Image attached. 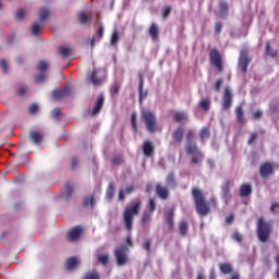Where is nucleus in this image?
I'll use <instances>...</instances> for the list:
<instances>
[{"mask_svg":"<svg viewBox=\"0 0 279 279\" xmlns=\"http://www.w3.org/2000/svg\"><path fill=\"white\" fill-rule=\"evenodd\" d=\"M142 202L141 199H134L129 206H126L124 208L123 211V223L126 228V230H129V232H131L133 226H134V217H136V215H138V213H141V206H142Z\"/></svg>","mask_w":279,"mask_h":279,"instance_id":"nucleus-1","label":"nucleus"},{"mask_svg":"<svg viewBox=\"0 0 279 279\" xmlns=\"http://www.w3.org/2000/svg\"><path fill=\"white\" fill-rule=\"evenodd\" d=\"M141 121L145 123L147 131L150 134L158 132V121L156 114L149 109H143L141 113Z\"/></svg>","mask_w":279,"mask_h":279,"instance_id":"nucleus-2","label":"nucleus"},{"mask_svg":"<svg viewBox=\"0 0 279 279\" xmlns=\"http://www.w3.org/2000/svg\"><path fill=\"white\" fill-rule=\"evenodd\" d=\"M192 195L196 203V210L199 215H208V205H206V201H204V194L198 189L192 190Z\"/></svg>","mask_w":279,"mask_h":279,"instance_id":"nucleus-3","label":"nucleus"},{"mask_svg":"<svg viewBox=\"0 0 279 279\" xmlns=\"http://www.w3.org/2000/svg\"><path fill=\"white\" fill-rule=\"evenodd\" d=\"M50 12L47 8H41L39 11V22L33 23L31 27V32L33 36H38L40 34V29L45 27V21L47 20V16H49Z\"/></svg>","mask_w":279,"mask_h":279,"instance_id":"nucleus-4","label":"nucleus"},{"mask_svg":"<svg viewBox=\"0 0 279 279\" xmlns=\"http://www.w3.org/2000/svg\"><path fill=\"white\" fill-rule=\"evenodd\" d=\"M271 233V227L269 223L265 222L263 218H259L257 225V236L262 243H265L269 239V234Z\"/></svg>","mask_w":279,"mask_h":279,"instance_id":"nucleus-5","label":"nucleus"},{"mask_svg":"<svg viewBox=\"0 0 279 279\" xmlns=\"http://www.w3.org/2000/svg\"><path fill=\"white\" fill-rule=\"evenodd\" d=\"M210 62L217 69L218 73L223 71V63L221 62V53L217 49L210 51Z\"/></svg>","mask_w":279,"mask_h":279,"instance_id":"nucleus-6","label":"nucleus"},{"mask_svg":"<svg viewBox=\"0 0 279 279\" xmlns=\"http://www.w3.org/2000/svg\"><path fill=\"white\" fill-rule=\"evenodd\" d=\"M116 258L119 267L128 263V246H121L116 250Z\"/></svg>","mask_w":279,"mask_h":279,"instance_id":"nucleus-7","label":"nucleus"},{"mask_svg":"<svg viewBox=\"0 0 279 279\" xmlns=\"http://www.w3.org/2000/svg\"><path fill=\"white\" fill-rule=\"evenodd\" d=\"M185 149H186L187 154L192 155L193 165H197V162H199V160H202V158H203L202 151H199V149H197V146L195 144H187Z\"/></svg>","mask_w":279,"mask_h":279,"instance_id":"nucleus-8","label":"nucleus"},{"mask_svg":"<svg viewBox=\"0 0 279 279\" xmlns=\"http://www.w3.org/2000/svg\"><path fill=\"white\" fill-rule=\"evenodd\" d=\"M47 66H49L47 61H40L37 64V70L39 71V74H37L35 76V82L37 84H43V82H45V80H47V74L45 73V71H47Z\"/></svg>","mask_w":279,"mask_h":279,"instance_id":"nucleus-9","label":"nucleus"},{"mask_svg":"<svg viewBox=\"0 0 279 279\" xmlns=\"http://www.w3.org/2000/svg\"><path fill=\"white\" fill-rule=\"evenodd\" d=\"M106 80V70H95L90 75V82L94 86H100Z\"/></svg>","mask_w":279,"mask_h":279,"instance_id":"nucleus-10","label":"nucleus"},{"mask_svg":"<svg viewBox=\"0 0 279 279\" xmlns=\"http://www.w3.org/2000/svg\"><path fill=\"white\" fill-rule=\"evenodd\" d=\"M248 64H250V59L247 58V51L242 50L239 59V66L242 73H247Z\"/></svg>","mask_w":279,"mask_h":279,"instance_id":"nucleus-11","label":"nucleus"},{"mask_svg":"<svg viewBox=\"0 0 279 279\" xmlns=\"http://www.w3.org/2000/svg\"><path fill=\"white\" fill-rule=\"evenodd\" d=\"M82 236V227H74L68 232L69 241H77Z\"/></svg>","mask_w":279,"mask_h":279,"instance_id":"nucleus-12","label":"nucleus"},{"mask_svg":"<svg viewBox=\"0 0 279 279\" xmlns=\"http://www.w3.org/2000/svg\"><path fill=\"white\" fill-rule=\"evenodd\" d=\"M232 106V92L230 90V87L225 88V95H223V108L228 110Z\"/></svg>","mask_w":279,"mask_h":279,"instance_id":"nucleus-13","label":"nucleus"},{"mask_svg":"<svg viewBox=\"0 0 279 279\" xmlns=\"http://www.w3.org/2000/svg\"><path fill=\"white\" fill-rule=\"evenodd\" d=\"M104 95H99L96 101L95 107L92 110V114L96 116L99 114V112H101V108H104Z\"/></svg>","mask_w":279,"mask_h":279,"instance_id":"nucleus-14","label":"nucleus"},{"mask_svg":"<svg viewBox=\"0 0 279 279\" xmlns=\"http://www.w3.org/2000/svg\"><path fill=\"white\" fill-rule=\"evenodd\" d=\"M71 93V89L69 87H65L63 89H56L52 92L53 99H62V97H66Z\"/></svg>","mask_w":279,"mask_h":279,"instance_id":"nucleus-15","label":"nucleus"},{"mask_svg":"<svg viewBox=\"0 0 279 279\" xmlns=\"http://www.w3.org/2000/svg\"><path fill=\"white\" fill-rule=\"evenodd\" d=\"M260 173L263 178H267V175H271V173H274V166L269 162L264 163L260 167Z\"/></svg>","mask_w":279,"mask_h":279,"instance_id":"nucleus-16","label":"nucleus"},{"mask_svg":"<svg viewBox=\"0 0 279 279\" xmlns=\"http://www.w3.org/2000/svg\"><path fill=\"white\" fill-rule=\"evenodd\" d=\"M156 191H157V195L161 198V199H167V197H169V190H167V187L157 184L156 186Z\"/></svg>","mask_w":279,"mask_h":279,"instance_id":"nucleus-17","label":"nucleus"},{"mask_svg":"<svg viewBox=\"0 0 279 279\" xmlns=\"http://www.w3.org/2000/svg\"><path fill=\"white\" fill-rule=\"evenodd\" d=\"M219 269L221 274H225V275L232 274L234 271V268L229 263H220Z\"/></svg>","mask_w":279,"mask_h":279,"instance_id":"nucleus-18","label":"nucleus"},{"mask_svg":"<svg viewBox=\"0 0 279 279\" xmlns=\"http://www.w3.org/2000/svg\"><path fill=\"white\" fill-rule=\"evenodd\" d=\"M77 265H80V259H77V257H70L66 260L65 267L69 271H72V269H75V267H77Z\"/></svg>","mask_w":279,"mask_h":279,"instance_id":"nucleus-19","label":"nucleus"},{"mask_svg":"<svg viewBox=\"0 0 279 279\" xmlns=\"http://www.w3.org/2000/svg\"><path fill=\"white\" fill-rule=\"evenodd\" d=\"M230 181H227L225 186L222 187V198L225 199L226 204L230 202Z\"/></svg>","mask_w":279,"mask_h":279,"instance_id":"nucleus-20","label":"nucleus"},{"mask_svg":"<svg viewBox=\"0 0 279 279\" xmlns=\"http://www.w3.org/2000/svg\"><path fill=\"white\" fill-rule=\"evenodd\" d=\"M174 121L177 123H186L189 121V114L186 112H177L174 113Z\"/></svg>","mask_w":279,"mask_h":279,"instance_id":"nucleus-21","label":"nucleus"},{"mask_svg":"<svg viewBox=\"0 0 279 279\" xmlns=\"http://www.w3.org/2000/svg\"><path fill=\"white\" fill-rule=\"evenodd\" d=\"M125 193L126 195H130V193H134V186L128 185L125 190L121 189L119 192V199L120 202H123L125 199Z\"/></svg>","mask_w":279,"mask_h":279,"instance_id":"nucleus-22","label":"nucleus"},{"mask_svg":"<svg viewBox=\"0 0 279 279\" xmlns=\"http://www.w3.org/2000/svg\"><path fill=\"white\" fill-rule=\"evenodd\" d=\"M101 38H104V26L100 25V26H98L96 36L92 38V41H90L92 49H93V47H95L96 40H101Z\"/></svg>","mask_w":279,"mask_h":279,"instance_id":"nucleus-23","label":"nucleus"},{"mask_svg":"<svg viewBox=\"0 0 279 279\" xmlns=\"http://www.w3.org/2000/svg\"><path fill=\"white\" fill-rule=\"evenodd\" d=\"M29 136L35 145H38L43 141V134L40 132L32 131Z\"/></svg>","mask_w":279,"mask_h":279,"instance_id":"nucleus-24","label":"nucleus"},{"mask_svg":"<svg viewBox=\"0 0 279 279\" xmlns=\"http://www.w3.org/2000/svg\"><path fill=\"white\" fill-rule=\"evenodd\" d=\"M143 149L146 156H151L154 154V144H151L150 142H145Z\"/></svg>","mask_w":279,"mask_h":279,"instance_id":"nucleus-25","label":"nucleus"},{"mask_svg":"<svg viewBox=\"0 0 279 279\" xmlns=\"http://www.w3.org/2000/svg\"><path fill=\"white\" fill-rule=\"evenodd\" d=\"M158 34H159L158 26L156 24H151L149 27L150 38H153V40H158Z\"/></svg>","mask_w":279,"mask_h":279,"instance_id":"nucleus-26","label":"nucleus"},{"mask_svg":"<svg viewBox=\"0 0 279 279\" xmlns=\"http://www.w3.org/2000/svg\"><path fill=\"white\" fill-rule=\"evenodd\" d=\"M252 193V186L250 184H244L240 189V195L241 197H247Z\"/></svg>","mask_w":279,"mask_h":279,"instance_id":"nucleus-27","label":"nucleus"},{"mask_svg":"<svg viewBox=\"0 0 279 279\" xmlns=\"http://www.w3.org/2000/svg\"><path fill=\"white\" fill-rule=\"evenodd\" d=\"M102 250L104 248L98 250L97 258L99 263H101L102 265H108V260H109L108 254H101Z\"/></svg>","mask_w":279,"mask_h":279,"instance_id":"nucleus-28","label":"nucleus"},{"mask_svg":"<svg viewBox=\"0 0 279 279\" xmlns=\"http://www.w3.org/2000/svg\"><path fill=\"white\" fill-rule=\"evenodd\" d=\"M235 114L238 118L239 123H245V118L243 117V107L235 108Z\"/></svg>","mask_w":279,"mask_h":279,"instance_id":"nucleus-29","label":"nucleus"},{"mask_svg":"<svg viewBox=\"0 0 279 279\" xmlns=\"http://www.w3.org/2000/svg\"><path fill=\"white\" fill-rule=\"evenodd\" d=\"M179 230L182 236L186 235V231L189 230V223L185 220L181 221L179 223Z\"/></svg>","mask_w":279,"mask_h":279,"instance_id":"nucleus-30","label":"nucleus"},{"mask_svg":"<svg viewBox=\"0 0 279 279\" xmlns=\"http://www.w3.org/2000/svg\"><path fill=\"white\" fill-rule=\"evenodd\" d=\"M71 51L72 49L69 47L62 46L59 48V53L62 56V58H69V56H71Z\"/></svg>","mask_w":279,"mask_h":279,"instance_id":"nucleus-31","label":"nucleus"},{"mask_svg":"<svg viewBox=\"0 0 279 279\" xmlns=\"http://www.w3.org/2000/svg\"><path fill=\"white\" fill-rule=\"evenodd\" d=\"M151 211H144V214L142 215V223L145 226L147 223H149V221H151Z\"/></svg>","mask_w":279,"mask_h":279,"instance_id":"nucleus-32","label":"nucleus"},{"mask_svg":"<svg viewBox=\"0 0 279 279\" xmlns=\"http://www.w3.org/2000/svg\"><path fill=\"white\" fill-rule=\"evenodd\" d=\"M118 43H119V31H113L110 45L111 47H117Z\"/></svg>","mask_w":279,"mask_h":279,"instance_id":"nucleus-33","label":"nucleus"},{"mask_svg":"<svg viewBox=\"0 0 279 279\" xmlns=\"http://www.w3.org/2000/svg\"><path fill=\"white\" fill-rule=\"evenodd\" d=\"M182 136H184V132L182 131V129H178L177 131H174L173 138L177 143H181Z\"/></svg>","mask_w":279,"mask_h":279,"instance_id":"nucleus-34","label":"nucleus"},{"mask_svg":"<svg viewBox=\"0 0 279 279\" xmlns=\"http://www.w3.org/2000/svg\"><path fill=\"white\" fill-rule=\"evenodd\" d=\"M199 136H201V141L204 143V141H207V138H209L210 131H208L207 128H204L203 130H201Z\"/></svg>","mask_w":279,"mask_h":279,"instance_id":"nucleus-35","label":"nucleus"},{"mask_svg":"<svg viewBox=\"0 0 279 279\" xmlns=\"http://www.w3.org/2000/svg\"><path fill=\"white\" fill-rule=\"evenodd\" d=\"M228 14V3L227 2H220V13L219 16L223 19Z\"/></svg>","mask_w":279,"mask_h":279,"instance_id":"nucleus-36","label":"nucleus"},{"mask_svg":"<svg viewBox=\"0 0 279 279\" xmlns=\"http://www.w3.org/2000/svg\"><path fill=\"white\" fill-rule=\"evenodd\" d=\"M78 21L82 23V25H85V23H88L90 21V16H88L85 12H81L78 14Z\"/></svg>","mask_w":279,"mask_h":279,"instance_id":"nucleus-37","label":"nucleus"},{"mask_svg":"<svg viewBox=\"0 0 279 279\" xmlns=\"http://www.w3.org/2000/svg\"><path fill=\"white\" fill-rule=\"evenodd\" d=\"M114 197V184L110 183L108 189H107V199H112Z\"/></svg>","mask_w":279,"mask_h":279,"instance_id":"nucleus-38","label":"nucleus"},{"mask_svg":"<svg viewBox=\"0 0 279 279\" xmlns=\"http://www.w3.org/2000/svg\"><path fill=\"white\" fill-rule=\"evenodd\" d=\"M136 121H137L136 112H133L131 116V123L134 132H138V124L136 123Z\"/></svg>","mask_w":279,"mask_h":279,"instance_id":"nucleus-39","label":"nucleus"},{"mask_svg":"<svg viewBox=\"0 0 279 279\" xmlns=\"http://www.w3.org/2000/svg\"><path fill=\"white\" fill-rule=\"evenodd\" d=\"M166 184L168 186H175V178L173 177V173H169L168 177L166 178Z\"/></svg>","mask_w":279,"mask_h":279,"instance_id":"nucleus-40","label":"nucleus"},{"mask_svg":"<svg viewBox=\"0 0 279 279\" xmlns=\"http://www.w3.org/2000/svg\"><path fill=\"white\" fill-rule=\"evenodd\" d=\"M169 228H173V209H170L166 216Z\"/></svg>","mask_w":279,"mask_h":279,"instance_id":"nucleus-41","label":"nucleus"},{"mask_svg":"<svg viewBox=\"0 0 279 279\" xmlns=\"http://www.w3.org/2000/svg\"><path fill=\"white\" fill-rule=\"evenodd\" d=\"M26 14L27 13L23 9H19L17 12L15 13V21H23Z\"/></svg>","mask_w":279,"mask_h":279,"instance_id":"nucleus-42","label":"nucleus"},{"mask_svg":"<svg viewBox=\"0 0 279 279\" xmlns=\"http://www.w3.org/2000/svg\"><path fill=\"white\" fill-rule=\"evenodd\" d=\"M156 210V201L154 198H150L147 204V210L148 213H154Z\"/></svg>","mask_w":279,"mask_h":279,"instance_id":"nucleus-43","label":"nucleus"},{"mask_svg":"<svg viewBox=\"0 0 279 279\" xmlns=\"http://www.w3.org/2000/svg\"><path fill=\"white\" fill-rule=\"evenodd\" d=\"M119 90H121V85H119V83H114L110 88L111 95H119Z\"/></svg>","mask_w":279,"mask_h":279,"instance_id":"nucleus-44","label":"nucleus"},{"mask_svg":"<svg viewBox=\"0 0 279 279\" xmlns=\"http://www.w3.org/2000/svg\"><path fill=\"white\" fill-rule=\"evenodd\" d=\"M199 106L203 110H208V108H210V100L208 99H204L199 102Z\"/></svg>","mask_w":279,"mask_h":279,"instance_id":"nucleus-45","label":"nucleus"},{"mask_svg":"<svg viewBox=\"0 0 279 279\" xmlns=\"http://www.w3.org/2000/svg\"><path fill=\"white\" fill-rule=\"evenodd\" d=\"M61 113H62V111L60 109L56 108V109L52 110L51 117H52V119L58 121V119H60Z\"/></svg>","mask_w":279,"mask_h":279,"instance_id":"nucleus-46","label":"nucleus"},{"mask_svg":"<svg viewBox=\"0 0 279 279\" xmlns=\"http://www.w3.org/2000/svg\"><path fill=\"white\" fill-rule=\"evenodd\" d=\"M88 204H90V208H93V206H95V197H86L84 201V206H88Z\"/></svg>","mask_w":279,"mask_h":279,"instance_id":"nucleus-47","label":"nucleus"},{"mask_svg":"<svg viewBox=\"0 0 279 279\" xmlns=\"http://www.w3.org/2000/svg\"><path fill=\"white\" fill-rule=\"evenodd\" d=\"M221 86H223V80H218L214 85V90H216V93H219V90H221Z\"/></svg>","mask_w":279,"mask_h":279,"instance_id":"nucleus-48","label":"nucleus"},{"mask_svg":"<svg viewBox=\"0 0 279 279\" xmlns=\"http://www.w3.org/2000/svg\"><path fill=\"white\" fill-rule=\"evenodd\" d=\"M270 49H271V46L269 44L266 45V51L267 53L271 57V58H276V56H278V51H271L270 52Z\"/></svg>","mask_w":279,"mask_h":279,"instance_id":"nucleus-49","label":"nucleus"},{"mask_svg":"<svg viewBox=\"0 0 279 279\" xmlns=\"http://www.w3.org/2000/svg\"><path fill=\"white\" fill-rule=\"evenodd\" d=\"M147 97V92H143V83L140 84V99L143 101Z\"/></svg>","mask_w":279,"mask_h":279,"instance_id":"nucleus-50","label":"nucleus"},{"mask_svg":"<svg viewBox=\"0 0 279 279\" xmlns=\"http://www.w3.org/2000/svg\"><path fill=\"white\" fill-rule=\"evenodd\" d=\"M0 66L4 73H8V61L4 59L0 60Z\"/></svg>","mask_w":279,"mask_h":279,"instance_id":"nucleus-51","label":"nucleus"},{"mask_svg":"<svg viewBox=\"0 0 279 279\" xmlns=\"http://www.w3.org/2000/svg\"><path fill=\"white\" fill-rule=\"evenodd\" d=\"M65 199H69L71 197V193H73V189L71 187V185L65 186Z\"/></svg>","mask_w":279,"mask_h":279,"instance_id":"nucleus-52","label":"nucleus"},{"mask_svg":"<svg viewBox=\"0 0 279 279\" xmlns=\"http://www.w3.org/2000/svg\"><path fill=\"white\" fill-rule=\"evenodd\" d=\"M28 110L31 114H36V112H38V105L33 104Z\"/></svg>","mask_w":279,"mask_h":279,"instance_id":"nucleus-53","label":"nucleus"},{"mask_svg":"<svg viewBox=\"0 0 279 279\" xmlns=\"http://www.w3.org/2000/svg\"><path fill=\"white\" fill-rule=\"evenodd\" d=\"M78 163H80V160L76 157H73L71 160V168L75 169V167H77Z\"/></svg>","mask_w":279,"mask_h":279,"instance_id":"nucleus-54","label":"nucleus"},{"mask_svg":"<svg viewBox=\"0 0 279 279\" xmlns=\"http://www.w3.org/2000/svg\"><path fill=\"white\" fill-rule=\"evenodd\" d=\"M256 138H258V133H252L251 138L248 140V145H252Z\"/></svg>","mask_w":279,"mask_h":279,"instance_id":"nucleus-55","label":"nucleus"},{"mask_svg":"<svg viewBox=\"0 0 279 279\" xmlns=\"http://www.w3.org/2000/svg\"><path fill=\"white\" fill-rule=\"evenodd\" d=\"M215 29H216V34H220L221 29H223V25L220 22H217Z\"/></svg>","mask_w":279,"mask_h":279,"instance_id":"nucleus-56","label":"nucleus"},{"mask_svg":"<svg viewBox=\"0 0 279 279\" xmlns=\"http://www.w3.org/2000/svg\"><path fill=\"white\" fill-rule=\"evenodd\" d=\"M271 213H279V204L274 203L270 207Z\"/></svg>","mask_w":279,"mask_h":279,"instance_id":"nucleus-57","label":"nucleus"},{"mask_svg":"<svg viewBox=\"0 0 279 279\" xmlns=\"http://www.w3.org/2000/svg\"><path fill=\"white\" fill-rule=\"evenodd\" d=\"M263 117V111L257 110L253 112V119H260Z\"/></svg>","mask_w":279,"mask_h":279,"instance_id":"nucleus-58","label":"nucleus"},{"mask_svg":"<svg viewBox=\"0 0 279 279\" xmlns=\"http://www.w3.org/2000/svg\"><path fill=\"white\" fill-rule=\"evenodd\" d=\"M233 239L234 241H238V243H241L243 236L240 233L235 232L233 233Z\"/></svg>","mask_w":279,"mask_h":279,"instance_id":"nucleus-59","label":"nucleus"},{"mask_svg":"<svg viewBox=\"0 0 279 279\" xmlns=\"http://www.w3.org/2000/svg\"><path fill=\"white\" fill-rule=\"evenodd\" d=\"M143 247H144V250H146V252H149V250L151 247V242L149 240H146Z\"/></svg>","mask_w":279,"mask_h":279,"instance_id":"nucleus-60","label":"nucleus"},{"mask_svg":"<svg viewBox=\"0 0 279 279\" xmlns=\"http://www.w3.org/2000/svg\"><path fill=\"white\" fill-rule=\"evenodd\" d=\"M169 14H171V8L168 7L163 11V19H167Z\"/></svg>","mask_w":279,"mask_h":279,"instance_id":"nucleus-61","label":"nucleus"},{"mask_svg":"<svg viewBox=\"0 0 279 279\" xmlns=\"http://www.w3.org/2000/svg\"><path fill=\"white\" fill-rule=\"evenodd\" d=\"M122 160L123 159H121V157H116V158H113L112 162H113V165H121Z\"/></svg>","mask_w":279,"mask_h":279,"instance_id":"nucleus-62","label":"nucleus"},{"mask_svg":"<svg viewBox=\"0 0 279 279\" xmlns=\"http://www.w3.org/2000/svg\"><path fill=\"white\" fill-rule=\"evenodd\" d=\"M226 221H227V223H232V221H234V216H228L226 218Z\"/></svg>","mask_w":279,"mask_h":279,"instance_id":"nucleus-63","label":"nucleus"},{"mask_svg":"<svg viewBox=\"0 0 279 279\" xmlns=\"http://www.w3.org/2000/svg\"><path fill=\"white\" fill-rule=\"evenodd\" d=\"M25 90H26V88L22 87V88L19 89V94L20 95H25Z\"/></svg>","mask_w":279,"mask_h":279,"instance_id":"nucleus-64","label":"nucleus"}]
</instances>
